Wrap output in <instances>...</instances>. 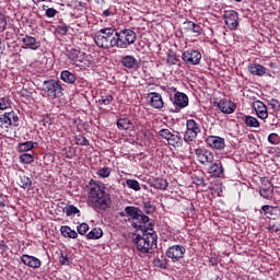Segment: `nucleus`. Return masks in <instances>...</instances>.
Returning <instances> with one entry per match:
<instances>
[{"label": "nucleus", "instance_id": "obj_51", "mask_svg": "<svg viewBox=\"0 0 280 280\" xmlns=\"http://www.w3.org/2000/svg\"><path fill=\"white\" fill-rule=\"evenodd\" d=\"M101 102L104 104V106H108L110 102H113V95L106 94L101 96Z\"/></svg>", "mask_w": 280, "mask_h": 280}, {"label": "nucleus", "instance_id": "obj_3", "mask_svg": "<svg viewBox=\"0 0 280 280\" xmlns=\"http://www.w3.org/2000/svg\"><path fill=\"white\" fill-rule=\"evenodd\" d=\"M115 36H117V30L112 27L101 28L94 35V42L101 49H113L115 47Z\"/></svg>", "mask_w": 280, "mask_h": 280}, {"label": "nucleus", "instance_id": "obj_13", "mask_svg": "<svg viewBox=\"0 0 280 280\" xmlns=\"http://www.w3.org/2000/svg\"><path fill=\"white\" fill-rule=\"evenodd\" d=\"M67 56L71 62L77 65V67H84V65H82L84 62V52H82L80 49L72 48L68 50Z\"/></svg>", "mask_w": 280, "mask_h": 280}, {"label": "nucleus", "instance_id": "obj_42", "mask_svg": "<svg viewBox=\"0 0 280 280\" xmlns=\"http://www.w3.org/2000/svg\"><path fill=\"white\" fill-rule=\"evenodd\" d=\"M74 141L77 145H89V139H86V137H84L83 135L75 136Z\"/></svg>", "mask_w": 280, "mask_h": 280}, {"label": "nucleus", "instance_id": "obj_4", "mask_svg": "<svg viewBox=\"0 0 280 280\" xmlns=\"http://www.w3.org/2000/svg\"><path fill=\"white\" fill-rule=\"evenodd\" d=\"M135 40H137L135 31L130 28H125L120 32L116 31L115 47H118V49H128L130 45H135Z\"/></svg>", "mask_w": 280, "mask_h": 280}, {"label": "nucleus", "instance_id": "obj_17", "mask_svg": "<svg viewBox=\"0 0 280 280\" xmlns=\"http://www.w3.org/2000/svg\"><path fill=\"white\" fill-rule=\"evenodd\" d=\"M60 79L66 84H73L74 86H78V84H80V80H78V77H75V73L69 70L61 71Z\"/></svg>", "mask_w": 280, "mask_h": 280}, {"label": "nucleus", "instance_id": "obj_2", "mask_svg": "<svg viewBox=\"0 0 280 280\" xmlns=\"http://www.w3.org/2000/svg\"><path fill=\"white\" fill-rule=\"evenodd\" d=\"M88 202L95 211H108L113 206L110 192L108 188L102 183L91 179Z\"/></svg>", "mask_w": 280, "mask_h": 280}, {"label": "nucleus", "instance_id": "obj_14", "mask_svg": "<svg viewBox=\"0 0 280 280\" xmlns=\"http://www.w3.org/2000/svg\"><path fill=\"white\" fill-rule=\"evenodd\" d=\"M206 143L209 145V148H212V150H224L226 147L224 138L220 136H209L206 139Z\"/></svg>", "mask_w": 280, "mask_h": 280}, {"label": "nucleus", "instance_id": "obj_7", "mask_svg": "<svg viewBox=\"0 0 280 280\" xmlns=\"http://www.w3.org/2000/svg\"><path fill=\"white\" fill-rule=\"evenodd\" d=\"M202 132V129H200V124H198L194 119H188L186 121V131L184 133V141L186 143H189V141H196L198 138V135Z\"/></svg>", "mask_w": 280, "mask_h": 280}, {"label": "nucleus", "instance_id": "obj_52", "mask_svg": "<svg viewBox=\"0 0 280 280\" xmlns=\"http://www.w3.org/2000/svg\"><path fill=\"white\" fill-rule=\"evenodd\" d=\"M8 27V21L5 20V15L0 14V32H5Z\"/></svg>", "mask_w": 280, "mask_h": 280}, {"label": "nucleus", "instance_id": "obj_5", "mask_svg": "<svg viewBox=\"0 0 280 280\" xmlns=\"http://www.w3.org/2000/svg\"><path fill=\"white\" fill-rule=\"evenodd\" d=\"M43 91L47 97H51V100H56L57 97H62V95H65V88H62V83L59 80L50 79L44 81Z\"/></svg>", "mask_w": 280, "mask_h": 280}, {"label": "nucleus", "instance_id": "obj_16", "mask_svg": "<svg viewBox=\"0 0 280 280\" xmlns=\"http://www.w3.org/2000/svg\"><path fill=\"white\" fill-rule=\"evenodd\" d=\"M261 211H264L265 217L269 220H277L280 217V208L278 206H262Z\"/></svg>", "mask_w": 280, "mask_h": 280}, {"label": "nucleus", "instance_id": "obj_26", "mask_svg": "<svg viewBox=\"0 0 280 280\" xmlns=\"http://www.w3.org/2000/svg\"><path fill=\"white\" fill-rule=\"evenodd\" d=\"M120 63L126 69H135V67H137V65H138L137 58H135V56H132V55H127V56L122 57L120 60Z\"/></svg>", "mask_w": 280, "mask_h": 280}, {"label": "nucleus", "instance_id": "obj_12", "mask_svg": "<svg viewBox=\"0 0 280 280\" xmlns=\"http://www.w3.org/2000/svg\"><path fill=\"white\" fill-rule=\"evenodd\" d=\"M195 154H196L199 163H201V165H206V163H213V161H214L213 152H211L205 148L196 149Z\"/></svg>", "mask_w": 280, "mask_h": 280}, {"label": "nucleus", "instance_id": "obj_9", "mask_svg": "<svg viewBox=\"0 0 280 280\" xmlns=\"http://www.w3.org/2000/svg\"><path fill=\"white\" fill-rule=\"evenodd\" d=\"M182 59L186 65H200V60H202V54L195 49H189L183 52Z\"/></svg>", "mask_w": 280, "mask_h": 280}, {"label": "nucleus", "instance_id": "obj_23", "mask_svg": "<svg viewBox=\"0 0 280 280\" xmlns=\"http://www.w3.org/2000/svg\"><path fill=\"white\" fill-rule=\"evenodd\" d=\"M22 43L27 49H32L33 51H36V49H40V42L36 40V37L26 35L24 38H22Z\"/></svg>", "mask_w": 280, "mask_h": 280}, {"label": "nucleus", "instance_id": "obj_60", "mask_svg": "<svg viewBox=\"0 0 280 280\" xmlns=\"http://www.w3.org/2000/svg\"><path fill=\"white\" fill-rule=\"evenodd\" d=\"M119 215H120V218H126V215H128V214H126V211L124 212H119Z\"/></svg>", "mask_w": 280, "mask_h": 280}, {"label": "nucleus", "instance_id": "obj_59", "mask_svg": "<svg viewBox=\"0 0 280 280\" xmlns=\"http://www.w3.org/2000/svg\"><path fill=\"white\" fill-rule=\"evenodd\" d=\"M0 248H1L2 250H5V249L8 248V245H5V244H0Z\"/></svg>", "mask_w": 280, "mask_h": 280}, {"label": "nucleus", "instance_id": "obj_55", "mask_svg": "<svg viewBox=\"0 0 280 280\" xmlns=\"http://www.w3.org/2000/svg\"><path fill=\"white\" fill-rule=\"evenodd\" d=\"M218 264V256H211L209 258V266H215Z\"/></svg>", "mask_w": 280, "mask_h": 280}, {"label": "nucleus", "instance_id": "obj_43", "mask_svg": "<svg viewBox=\"0 0 280 280\" xmlns=\"http://www.w3.org/2000/svg\"><path fill=\"white\" fill-rule=\"evenodd\" d=\"M65 212H66V215L71 217V215H75V213H80V209H78V207L75 206H67L65 208Z\"/></svg>", "mask_w": 280, "mask_h": 280}, {"label": "nucleus", "instance_id": "obj_35", "mask_svg": "<svg viewBox=\"0 0 280 280\" xmlns=\"http://www.w3.org/2000/svg\"><path fill=\"white\" fill-rule=\"evenodd\" d=\"M12 125V120H10L9 113L4 115H0V128H8V126Z\"/></svg>", "mask_w": 280, "mask_h": 280}, {"label": "nucleus", "instance_id": "obj_33", "mask_svg": "<svg viewBox=\"0 0 280 280\" xmlns=\"http://www.w3.org/2000/svg\"><path fill=\"white\" fill-rule=\"evenodd\" d=\"M245 126L247 128H259L260 124L259 120L253 116H246L245 117Z\"/></svg>", "mask_w": 280, "mask_h": 280}, {"label": "nucleus", "instance_id": "obj_30", "mask_svg": "<svg viewBox=\"0 0 280 280\" xmlns=\"http://www.w3.org/2000/svg\"><path fill=\"white\" fill-rule=\"evenodd\" d=\"M103 235H104V231H102V228H94L86 234V238L100 240Z\"/></svg>", "mask_w": 280, "mask_h": 280}, {"label": "nucleus", "instance_id": "obj_31", "mask_svg": "<svg viewBox=\"0 0 280 280\" xmlns=\"http://www.w3.org/2000/svg\"><path fill=\"white\" fill-rule=\"evenodd\" d=\"M186 30H189L190 32H194V34H202V27L200 25L196 24L192 21H187L184 23Z\"/></svg>", "mask_w": 280, "mask_h": 280}, {"label": "nucleus", "instance_id": "obj_61", "mask_svg": "<svg viewBox=\"0 0 280 280\" xmlns=\"http://www.w3.org/2000/svg\"><path fill=\"white\" fill-rule=\"evenodd\" d=\"M275 233H279L280 228H273Z\"/></svg>", "mask_w": 280, "mask_h": 280}, {"label": "nucleus", "instance_id": "obj_48", "mask_svg": "<svg viewBox=\"0 0 280 280\" xmlns=\"http://www.w3.org/2000/svg\"><path fill=\"white\" fill-rule=\"evenodd\" d=\"M11 102L8 97H1L0 98V110H5L10 108Z\"/></svg>", "mask_w": 280, "mask_h": 280}, {"label": "nucleus", "instance_id": "obj_56", "mask_svg": "<svg viewBox=\"0 0 280 280\" xmlns=\"http://www.w3.org/2000/svg\"><path fill=\"white\" fill-rule=\"evenodd\" d=\"M3 207H5V197L0 195V209H3Z\"/></svg>", "mask_w": 280, "mask_h": 280}, {"label": "nucleus", "instance_id": "obj_28", "mask_svg": "<svg viewBox=\"0 0 280 280\" xmlns=\"http://www.w3.org/2000/svg\"><path fill=\"white\" fill-rule=\"evenodd\" d=\"M19 182L18 185L22 188V189H32V178L27 175H25V173L20 174L19 176Z\"/></svg>", "mask_w": 280, "mask_h": 280}, {"label": "nucleus", "instance_id": "obj_25", "mask_svg": "<svg viewBox=\"0 0 280 280\" xmlns=\"http://www.w3.org/2000/svg\"><path fill=\"white\" fill-rule=\"evenodd\" d=\"M149 97L150 98V104L153 108H158V109H161L163 108V97L161 96L160 93L158 92H151L149 93Z\"/></svg>", "mask_w": 280, "mask_h": 280}, {"label": "nucleus", "instance_id": "obj_41", "mask_svg": "<svg viewBox=\"0 0 280 280\" xmlns=\"http://www.w3.org/2000/svg\"><path fill=\"white\" fill-rule=\"evenodd\" d=\"M260 183H261L260 189H275L272 182H270V179H268V177L260 178Z\"/></svg>", "mask_w": 280, "mask_h": 280}, {"label": "nucleus", "instance_id": "obj_29", "mask_svg": "<svg viewBox=\"0 0 280 280\" xmlns=\"http://www.w3.org/2000/svg\"><path fill=\"white\" fill-rule=\"evenodd\" d=\"M62 237H69L70 240H78V232L75 230H71L69 225H62L61 229Z\"/></svg>", "mask_w": 280, "mask_h": 280}, {"label": "nucleus", "instance_id": "obj_27", "mask_svg": "<svg viewBox=\"0 0 280 280\" xmlns=\"http://www.w3.org/2000/svg\"><path fill=\"white\" fill-rule=\"evenodd\" d=\"M118 130H133L135 125L128 118H119L116 122Z\"/></svg>", "mask_w": 280, "mask_h": 280}, {"label": "nucleus", "instance_id": "obj_63", "mask_svg": "<svg viewBox=\"0 0 280 280\" xmlns=\"http://www.w3.org/2000/svg\"><path fill=\"white\" fill-rule=\"evenodd\" d=\"M234 1H236V3H240V2H242V0H234Z\"/></svg>", "mask_w": 280, "mask_h": 280}, {"label": "nucleus", "instance_id": "obj_49", "mask_svg": "<svg viewBox=\"0 0 280 280\" xmlns=\"http://www.w3.org/2000/svg\"><path fill=\"white\" fill-rule=\"evenodd\" d=\"M77 231L79 235H86L89 231V223H81L80 225L77 226Z\"/></svg>", "mask_w": 280, "mask_h": 280}, {"label": "nucleus", "instance_id": "obj_32", "mask_svg": "<svg viewBox=\"0 0 280 280\" xmlns=\"http://www.w3.org/2000/svg\"><path fill=\"white\" fill-rule=\"evenodd\" d=\"M34 145H36V142H32V141L21 142L18 145V150L20 152H30V150H34Z\"/></svg>", "mask_w": 280, "mask_h": 280}, {"label": "nucleus", "instance_id": "obj_39", "mask_svg": "<svg viewBox=\"0 0 280 280\" xmlns=\"http://www.w3.org/2000/svg\"><path fill=\"white\" fill-rule=\"evenodd\" d=\"M59 264L60 266H71V257H69V254L61 253V256L59 257Z\"/></svg>", "mask_w": 280, "mask_h": 280}, {"label": "nucleus", "instance_id": "obj_45", "mask_svg": "<svg viewBox=\"0 0 280 280\" xmlns=\"http://www.w3.org/2000/svg\"><path fill=\"white\" fill-rule=\"evenodd\" d=\"M191 178H192V183H194L195 185L203 186V187H205V177H203L202 175H196V174H194V175L191 176Z\"/></svg>", "mask_w": 280, "mask_h": 280}, {"label": "nucleus", "instance_id": "obj_47", "mask_svg": "<svg viewBox=\"0 0 280 280\" xmlns=\"http://www.w3.org/2000/svg\"><path fill=\"white\" fill-rule=\"evenodd\" d=\"M9 121H11V126H19V116L14 112H9Z\"/></svg>", "mask_w": 280, "mask_h": 280}, {"label": "nucleus", "instance_id": "obj_58", "mask_svg": "<svg viewBox=\"0 0 280 280\" xmlns=\"http://www.w3.org/2000/svg\"><path fill=\"white\" fill-rule=\"evenodd\" d=\"M66 159H73V153H71V148L68 152H66Z\"/></svg>", "mask_w": 280, "mask_h": 280}, {"label": "nucleus", "instance_id": "obj_37", "mask_svg": "<svg viewBox=\"0 0 280 280\" xmlns=\"http://www.w3.org/2000/svg\"><path fill=\"white\" fill-rule=\"evenodd\" d=\"M20 161L24 165H30V163H34V155H32L30 153H23L20 155Z\"/></svg>", "mask_w": 280, "mask_h": 280}, {"label": "nucleus", "instance_id": "obj_38", "mask_svg": "<svg viewBox=\"0 0 280 280\" xmlns=\"http://www.w3.org/2000/svg\"><path fill=\"white\" fill-rule=\"evenodd\" d=\"M178 60H180V59L176 55V52H174V51L168 52L167 58H166L167 65H170L172 67V66L176 65V62H178Z\"/></svg>", "mask_w": 280, "mask_h": 280}, {"label": "nucleus", "instance_id": "obj_54", "mask_svg": "<svg viewBox=\"0 0 280 280\" xmlns=\"http://www.w3.org/2000/svg\"><path fill=\"white\" fill-rule=\"evenodd\" d=\"M269 106H271V108H273V110H277V108H279V101L272 98L269 103Z\"/></svg>", "mask_w": 280, "mask_h": 280}, {"label": "nucleus", "instance_id": "obj_34", "mask_svg": "<svg viewBox=\"0 0 280 280\" xmlns=\"http://www.w3.org/2000/svg\"><path fill=\"white\" fill-rule=\"evenodd\" d=\"M261 198H265L266 200H270L272 196H275V188H260L259 191Z\"/></svg>", "mask_w": 280, "mask_h": 280}, {"label": "nucleus", "instance_id": "obj_62", "mask_svg": "<svg viewBox=\"0 0 280 280\" xmlns=\"http://www.w3.org/2000/svg\"><path fill=\"white\" fill-rule=\"evenodd\" d=\"M269 230L275 231V225H270Z\"/></svg>", "mask_w": 280, "mask_h": 280}, {"label": "nucleus", "instance_id": "obj_44", "mask_svg": "<svg viewBox=\"0 0 280 280\" xmlns=\"http://www.w3.org/2000/svg\"><path fill=\"white\" fill-rule=\"evenodd\" d=\"M97 175L101 177V178H108V176H110V167L108 166H105V167H102L97 171Z\"/></svg>", "mask_w": 280, "mask_h": 280}, {"label": "nucleus", "instance_id": "obj_24", "mask_svg": "<svg viewBox=\"0 0 280 280\" xmlns=\"http://www.w3.org/2000/svg\"><path fill=\"white\" fill-rule=\"evenodd\" d=\"M154 259H153V266H156V268L165 269L167 268V259L165 258V255L161 252H153Z\"/></svg>", "mask_w": 280, "mask_h": 280}, {"label": "nucleus", "instance_id": "obj_40", "mask_svg": "<svg viewBox=\"0 0 280 280\" xmlns=\"http://www.w3.org/2000/svg\"><path fill=\"white\" fill-rule=\"evenodd\" d=\"M143 211L148 215H152V213H154V211H156V207H154V205H152V202L147 201L143 203Z\"/></svg>", "mask_w": 280, "mask_h": 280}, {"label": "nucleus", "instance_id": "obj_57", "mask_svg": "<svg viewBox=\"0 0 280 280\" xmlns=\"http://www.w3.org/2000/svg\"><path fill=\"white\" fill-rule=\"evenodd\" d=\"M113 14H115V13H113V11H110V9L103 11V16H113Z\"/></svg>", "mask_w": 280, "mask_h": 280}, {"label": "nucleus", "instance_id": "obj_53", "mask_svg": "<svg viewBox=\"0 0 280 280\" xmlns=\"http://www.w3.org/2000/svg\"><path fill=\"white\" fill-rule=\"evenodd\" d=\"M56 14H58V11L56 9H54V8H48L46 10V16L48 19H54V16H56Z\"/></svg>", "mask_w": 280, "mask_h": 280}, {"label": "nucleus", "instance_id": "obj_46", "mask_svg": "<svg viewBox=\"0 0 280 280\" xmlns=\"http://www.w3.org/2000/svg\"><path fill=\"white\" fill-rule=\"evenodd\" d=\"M268 141H269V143H271V145H279L280 137L277 133H270L268 136Z\"/></svg>", "mask_w": 280, "mask_h": 280}, {"label": "nucleus", "instance_id": "obj_19", "mask_svg": "<svg viewBox=\"0 0 280 280\" xmlns=\"http://www.w3.org/2000/svg\"><path fill=\"white\" fill-rule=\"evenodd\" d=\"M21 261L22 264H24V266H28V268H40V259H38L37 257L24 254L21 257Z\"/></svg>", "mask_w": 280, "mask_h": 280}, {"label": "nucleus", "instance_id": "obj_6", "mask_svg": "<svg viewBox=\"0 0 280 280\" xmlns=\"http://www.w3.org/2000/svg\"><path fill=\"white\" fill-rule=\"evenodd\" d=\"M160 137L162 139H166L168 145L173 148H180L183 145V137L178 131H171L170 129H161L159 131Z\"/></svg>", "mask_w": 280, "mask_h": 280}, {"label": "nucleus", "instance_id": "obj_22", "mask_svg": "<svg viewBox=\"0 0 280 280\" xmlns=\"http://www.w3.org/2000/svg\"><path fill=\"white\" fill-rule=\"evenodd\" d=\"M247 71L252 74V75H257L258 78H262V75H266V67L259 65V63H250L249 66H247Z\"/></svg>", "mask_w": 280, "mask_h": 280}, {"label": "nucleus", "instance_id": "obj_10", "mask_svg": "<svg viewBox=\"0 0 280 280\" xmlns=\"http://www.w3.org/2000/svg\"><path fill=\"white\" fill-rule=\"evenodd\" d=\"M225 25L229 30H237L240 25V14L235 10H229L224 12Z\"/></svg>", "mask_w": 280, "mask_h": 280}, {"label": "nucleus", "instance_id": "obj_36", "mask_svg": "<svg viewBox=\"0 0 280 280\" xmlns=\"http://www.w3.org/2000/svg\"><path fill=\"white\" fill-rule=\"evenodd\" d=\"M126 185L129 189H133V191H141V185L137 179H127Z\"/></svg>", "mask_w": 280, "mask_h": 280}, {"label": "nucleus", "instance_id": "obj_1", "mask_svg": "<svg viewBox=\"0 0 280 280\" xmlns=\"http://www.w3.org/2000/svg\"><path fill=\"white\" fill-rule=\"evenodd\" d=\"M125 213L131 222L132 229L136 231H141V234H138L133 238V244L136 245L137 250L143 255L152 253L153 248H156V243L159 242V236L154 231V221H150V217L145 215L139 207L127 206L125 208Z\"/></svg>", "mask_w": 280, "mask_h": 280}, {"label": "nucleus", "instance_id": "obj_8", "mask_svg": "<svg viewBox=\"0 0 280 280\" xmlns=\"http://www.w3.org/2000/svg\"><path fill=\"white\" fill-rule=\"evenodd\" d=\"M186 249L183 245H173L167 248L166 257L172 259V261H180L185 257Z\"/></svg>", "mask_w": 280, "mask_h": 280}, {"label": "nucleus", "instance_id": "obj_20", "mask_svg": "<svg viewBox=\"0 0 280 280\" xmlns=\"http://www.w3.org/2000/svg\"><path fill=\"white\" fill-rule=\"evenodd\" d=\"M148 184L150 187H153V189H160L162 191H165L167 187L170 186V183H167V179L163 178H150L148 180Z\"/></svg>", "mask_w": 280, "mask_h": 280}, {"label": "nucleus", "instance_id": "obj_21", "mask_svg": "<svg viewBox=\"0 0 280 280\" xmlns=\"http://www.w3.org/2000/svg\"><path fill=\"white\" fill-rule=\"evenodd\" d=\"M209 174L213 176V178H222L224 176V166H222V162H215L209 167Z\"/></svg>", "mask_w": 280, "mask_h": 280}, {"label": "nucleus", "instance_id": "obj_15", "mask_svg": "<svg viewBox=\"0 0 280 280\" xmlns=\"http://www.w3.org/2000/svg\"><path fill=\"white\" fill-rule=\"evenodd\" d=\"M173 104L176 106V110H180V108H186V106H189V97L183 92H176L174 94Z\"/></svg>", "mask_w": 280, "mask_h": 280}, {"label": "nucleus", "instance_id": "obj_18", "mask_svg": "<svg viewBox=\"0 0 280 280\" xmlns=\"http://www.w3.org/2000/svg\"><path fill=\"white\" fill-rule=\"evenodd\" d=\"M253 106L259 119H268V107H266V104H264V102L256 101L253 103Z\"/></svg>", "mask_w": 280, "mask_h": 280}, {"label": "nucleus", "instance_id": "obj_64", "mask_svg": "<svg viewBox=\"0 0 280 280\" xmlns=\"http://www.w3.org/2000/svg\"><path fill=\"white\" fill-rule=\"evenodd\" d=\"M38 1H48V2H51V0H38Z\"/></svg>", "mask_w": 280, "mask_h": 280}, {"label": "nucleus", "instance_id": "obj_50", "mask_svg": "<svg viewBox=\"0 0 280 280\" xmlns=\"http://www.w3.org/2000/svg\"><path fill=\"white\" fill-rule=\"evenodd\" d=\"M56 32L60 36H67V32H69V26H67V24H63L61 26H57Z\"/></svg>", "mask_w": 280, "mask_h": 280}, {"label": "nucleus", "instance_id": "obj_11", "mask_svg": "<svg viewBox=\"0 0 280 280\" xmlns=\"http://www.w3.org/2000/svg\"><path fill=\"white\" fill-rule=\"evenodd\" d=\"M214 106H218L224 115H232V113H235V108H237V104L229 98H222L219 102H214Z\"/></svg>", "mask_w": 280, "mask_h": 280}]
</instances>
